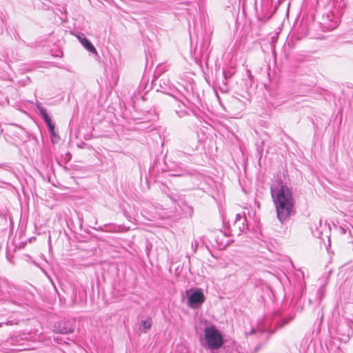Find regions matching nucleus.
Listing matches in <instances>:
<instances>
[{
	"label": "nucleus",
	"mask_w": 353,
	"mask_h": 353,
	"mask_svg": "<svg viewBox=\"0 0 353 353\" xmlns=\"http://www.w3.org/2000/svg\"><path fill=\"white\" fill-rule=\"evenodd\" d=\"M270 192L276 208V217L281 223H285L296 212L292 192L286 185L283 184H281L279 188L272 186Z\"/></svg>",
	"instance_id": "obj_1"
},
{
	"label": "nucleus",
	"mask_w": 353,
	"mask_h": 353,
	"mask_svg": "<svg viewBox=\"0 0 353 353\" xmlns=\"http://www.w3.org/2000/svg\"><path fill=\"white\" fill-rule=\"evenodd\" d=\"M204 337L206 346L212 351L219 350L223 345V335L215 326L205 327L204 328Z\"/></svg>",
	"instance_id": "obj_2"
},
{
	"label": "nucleus",
	"mask_w": 353,
	"mask_h": 353,
	"mask_svg": "<svg viewBox=\"0 0 353 353\" xmlns=\"http://www.w3.org/2000/svg\"><path fill=\"white\" fill-rule=\"evenodd\" d=\"M74 330V326L72 321L63 320L54 323L53 332L57 334H68L72 333Z\"/></svg>",
	"instance_id": "obj_3"
},
{
	"label": "nucleus",
	"mask_w": 353,
	"mask_h": 353,
	"mask_svg": "<svg viewBox=\"0 0 353 353\" xmlns=\"http://www.w3.org/2000/svg\"><path fill=\"white\" fill-rule=\"evenodd\" d=\"M205 301V296L201 290H196L188 297V305L190 307L196 309L199 307Z\"/></svg>",
	"instance_id": "obj_4"
},
{
	"label": "nucleus",
	"mask_w": 353,
	"mask_h": 353,
	"mask_svg": "<svg viewBox=\"0 0 353 353\" xmlns=\"http://www.w3.org/2000/svg\"><path fill=\"white\" fill-rule=\"evenodd\" d=\"M248 228L247 219L245 216L237 214L236 215L235 221L232 231L236 232L237 235H241V233L245 232Z\"/></svg>",
	"instance_id": "obj_5"
},
{
	"label": "nucleus",
	"mask_w": 353,
	"mask_h": 353,
	"mask_svg": "<svg viewBox=\"0 0 353 353\" xmlns=\"http://www.w3.org/2000/svg\"><path fill=\"white\" fill-rule=\"evenodd\" d=\"M77 38L83 47L90 52L97 54V50L91 42L85 38L83 34L77 35Z\"/></svg>",
	"instance_id": "obj_6"
},
{
	"label": "nucleus",
	"mask_w": 353,
	"mask_h": 353,
	"mask_svg": "<svg viewBox=\"0 0 353 353\" xmlns=\"http://www.w3.org/2000/svg\"><path fill=\"white\" fill-rule=\"evenodd\" d=\"M337 331L339 333L341 334V335L347 337V339H349L353 334L352 329L347 323L340 324L337 328Z\"/></svg>",
	"instance_id": "obj_7"
},
{
	"label": "nucleus",
	"mask_w": 353,
	"mask_h": 353,
	"mask_svg": "<svg viewBox=\"0 0 353 353\" xmlns=\"http://www.w3.org/2000/svg\"><path fill=\"white\" fill-rule=\"evenodd\" d=\"M182 206L181 208H182V211L185 214H188L189 216H192L193 214V208L192 206H190L187 205L185 203L182 202Z\"/></svg>",
	"instance_id": "obj_8"
},
{
	"label": "nucleus",
	"mask_w": 353,
	"mask_h": 353,
	"mask_svg": "<svg viewBox=\"0 0 353 353\" xmlns=\"http://www.w3.org/2000/svg\"><path fill=\"white\" fill-rule=\"evenodd\" d=\"M152 326V321L150 319L142 321L141 323L140 329H141L144 332H146L148 330L151 328Z\"/></svg>",
	"instance_id": "obj_9"
},
{
	"label": "nucleus",
	"mask_w": 353,
	"mask_h": 353,
	"mask_svg": "<svg viewBox=\"0 0 353 353\" xmlns=\"http://www.w3.org/2000/svg\"><path fill=\"white\" fill-rule=\"evenodd\" d=\"M36 106H37V108L38 109V110L39 111L41 116L42 117V118L43 119L49 117V115H48L46 108H44L43 106H41V103L39 102L37 103Z\"/></svg>",
	"instance_id": "obj_10"
},
{
	"label": "nucleus",
	"mask_w": 353,
	"mask_h": 353,
	"mask_svg": "<svg viewBox=\"0 0 353 353\" xmlns=\"http://www.w3.org/2000/svg\"><path fill=\"white\" fill-rule=\"evenodd\" d=\"M48 129L52 135V141L53 143H57L58 141V140L59 139V137L55 132V125H53L51 128H48Z\"/></svg>",
	"instance_id": "obj_11"
},
{
	"label": "nucleus",
	"mask_w": 353,
	"mask_h": 353,
	"mask_svg": "<svg viewBox=\"0 0 353 353\" xmlns=\"http://www.w3.org/2000/svg\"><path fill=\"white\" fill-rule=\"evenodd\" d=\"M175 112L179 118H183L188 114V112L186 110H176Z\"/></svg>",
	"instance_id": "obj_12"
},
{
	"label": "nucleus",
	"mask_w": 353,
	"mask_h": 353,
	"mask_svg": "<svg viewBox=\"0 0 353 353\" xmlns=\"http://www.w3.org/2000/svg\"><path fill=\"white\" fill-rule=\"evenodd\" d=\"M293 319V316H290L289 318L283 319L281 321V325L279 327H283L285 325L288 324L290 321Z\"/></svg>",
	"instance_id": "obj_13"
},
{
	"label": "nucleus",
	"mask_w": 353,
	"mask_h": 353,
	"mask_svg": "<svg viewBox=\"0 0 353 353\" xmlns=\"http://www.w3.org/2000/svg\"><path fill=\"white\" fill-rule=\"evenodd\" d=\"M43 120H44V121H45V122L46 123V124H47V125H48V128H51V127H52L53 125H55L52 123V121L51 119L50 118V117H48V118H46V119H44Z\"/></svg>",
	"instance_id": "obj_14"
},
{
	"label": "nucleus",
	"mask_w": 353,
	"mask_h": 353,
	"mask_svg": "<svg viewBox=\"0 0 353 353\" xmlns=\"http://www.w3.org/2000/svg\"><path fill=\"white\" fill-rule=\"evenodd\" d=\"M198 246H199V243L197 241H194V242L192 243V248L194 252L196 251Z\"/></svg>",
	"instance_id": "obj_15"
},
{
	"label": "nucleus",
	"mask_w": 353,
	"mask_h": 353,
	"mask_svg": "<svg viewBox=\"0 0 353 353\" xmlns=\"http://www.w3.org/2000/svg\"><path fill=\"white\" fill-rule=\"evenodd\" d=\"M261 347H262V345L261 344L257 345L254 347V352L252 353H256Z\"/></svg>",
	"instance_id": "obj_16"
},
{
	"label": "nucleus",
	"mask_w": 353,
	"mask_h": 353,
	"mask_svg": "<svg viewBox=\"0 0 353 353\" xmlns=\"http://www.w3.org/2000/svg\"><path fill=\"white\" fill-rule=\"evenodd\" d=\"M255 332H256V330H255L254 328H252V329L250 330V332L248 333V334H249V335H252V334H254V333H255Z\"/></svg>",
	"instance_id": "obj_17"
},
{
	"label": "nucleus",
	"mask_w": 353,
	"mask_h": 353,
	"mask_svg": "<svg viewBox=\"0 0 353 353\" xmlns=\"http://www.w3.org/2000/svg\"><path fill=\"white\" fill-rule=\"evenodd\" d=\"M266 331H267L266 330H260V333L263 334V333L265 332Z\"/></svg>",
	"instance_id": "obj_18"
},
{
	"label": "nucleus",
	"mask_w": 353,
	"mask_h": 353,
	"mask_svg": "<svg viewBox=\"0 0 353 353\" xmlns=\"http://www.w3.org/2000/svg\"><path fill=\"white\" fill-rule=\"evenodd\" d=\"M223 76H224V78L225 79H226V72L225 71H223Z\"/></svg>",
	"instance_id": "obj_19"
},
{
	"label": "nucleus",
	"mask_w": 353,
	"mask_h": 353,
	"mask_svg": "<svg viewBox=\"0 0 353 353\" xmlns=\"http://www.w3.org/2000/svg\"><path fill=\"white\" fill-rule=\"evenodd\" d=\"M11 303H13V304H16V305H20V304L17 303V302H15V301H11Z\"/></svg>",
	"instance_id": "obj_20"
},
{
	"label": "nucleus",
	"mask_w": 353,
	"mask_h": 353,
	"mask_svg": "<svg viewBox=\"0 0 353 353\" xmlns=\"http://www.w3.org/2000/svg\"><path fill=\"white\" fill-rule=\"evenodd\" d=\"M274 332V330L270 331V334H273Z\"/></svg>",
	"instance_id": "obj_21"
}]
</instances>
